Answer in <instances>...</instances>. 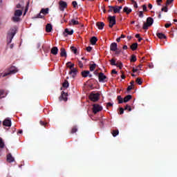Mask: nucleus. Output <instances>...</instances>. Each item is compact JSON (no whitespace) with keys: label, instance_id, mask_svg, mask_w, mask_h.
<instances>
[{"label":"nucleus","instance_id":"obj_40","mask_svg":"<svg viewBox=\"0 0 177 177\" xmlns=\"http://www.w3.org/2000/svg\"><path fill=\"white\" fill-rule=\"evenodd\" d=\"M110 62L111 66H117V64L115 63V60L114 59H111L110 60Z\"/></svg>","mask_w":177,"mask_h":177},{"label":"nucleus","instance_id":"obj_26","mask_svg":"<svg viewBox=\"0 0 177 177\" xmlns=\"http://www.w3.org/2000/svg\"><path fill=\"white\" fill-rule=\"evenodd\" d=\"M77 73V70L75 68H72L71 69V71H69L68 74L69 75L73 74L74 75H76Z\"/></svg>","mask_w":177,"mask_h":177},{"label":"nucleus","instance_id":"obj_1","mask_svg":"<svg viewBox=\"0 0 177 177\" xmlns=\"http://www.w3.org/2000/svg\"><path fill=\"white\" fill-rule=\"evenodd\" d=\"M17 32V26L12 27L7 33V44L9 45L12 43L14 37L16 35Z\"/></svg>","mask_w":177,"mask_h":177},{"label":"nucleus","instance_id":"obj_28","mask_svg":"<svg viewBox=\"0 0 177 177\" xmlns=\"http://www.w3.org/2000/svg\"><path fill=\"white\" fill-rule=\"evenodd\" d=\"M5 148V142L2 138H0V149Z\"/></svg>","mask_w":177,"mask_h":177},{"label":"nucleus","instance_id":"obj_30","mask_svg":"<svg viewBox=\"0 0 177 177\" xmlns=\"http://www.w3.org/2000/svg\"><path fill=\"white\" fill-rule=\"evenodd\" d=\"M66 66L68 68H69L70 69H72L73 68V67L75 66V64H71V62H68L66 63Z\"/></svg>","mask_w":177,"mask_h":177},{"label":"nucleus","instance_id":"obj_51","mask_svg":"<svg viewBox=\"0 0 177 177\" xmlns=\"http://www.w3.org/2000/svg\"><path fill=\"white\" fill-rule=\"evenodd\" d=\"M124 113V109L122 107L120 108V114L122 115Z\"/></svg>","mask_w":177,"mask_h":177},{"label":"nucleus","instance_id":"obj_61","mask_svg":"<svg viewBox=\"0 0 177 177\" xmlns=\"http://www.w3.org/2000/svg\"><path fill=\"white\" fill-rule=\"evenodd\" d=\"M121 78L122 80H124L126 78V76L124 75V73H122V75H121Z\"/></svg>","mask_w":177,"mask_h":177},{"label":"nucleus","instance_id":"obj_50","mask_svg":"<svg viewBox=\"0 0 177 177\" xmlns=\"http://www.w3.org/2000/svg\"><path fill=\"white\" fill-rule=\"evenodd\" d=\"M139 17H141V18L144 17V15H143V12L142 11H140L139 12Z\"/></svg>","mask_w":177,"mask_h":177},{"label":"nucleus","instance_id":"obj_22","mask_svg":"<svg viewBox=\"0 0 177 177\" xmlns=\"http://www.w3.org/2000/svg\"><path fill=\"white\" fill-rule=\"evenodd\" d=\"M123 12L124 13H127V15H129V13H131L132 10L126 6V7L124 8Z\"/></svg>","mask_w":177,"mask_h":177},{"label":"nucleus","instance_id":"obj_6","mask_svg":"<svg viewBox=\"0 0 177 177\" xmlns=\"http://www.w3.org/2000/svg\"><path fill=\"white\" fill-rule=\"evenodd\" d=\"M103 108L98 104H93V112L94 114H97L98 112L102 111Z\"/></svg>","mask_w":177,"mask_h":177},{"label":"nucleus","instance_id":"obj_47","mask_svg":"<svg viewBox=\"0 0 177 177\" xmlns=\"http://www.w3.org/2000/svg\"><path fill=\"white\" fill-rule=\"evenodd\" d=\"M109 12H112V10H114V6H109Z\"/></svg>","mask_w":177,"mask_h":177},{"label":"nucleus","instance_id":"obj_54","mask_svg":"<svg viewBox=\"0 0 177 177\" xmlns=\"http://www.w3.org/2000/svg\"><path fill=\"white\" fill-rule=\"evenodd\" d=\"M106 106H107V108L113 106V104L111 102H108Z\"/></svg>","mask_w":177,"mask_h":177},{"label":"nucleus","instance_id":"obj_19","mask_svg":"<svg viewBox=\"0 0 177 177\" xmlns=\"http://www.w3.org/2000/svg\"><path fill=\"white\" fill-rule=\"evenodd\" d=\"M52 24H48L46 26V32H52Z\"/></svg>","mask_w":177,"mask_h":177},{"label":"nucleus","instance_id":"obj_45","mask_svg":"<svg viewBox=\"0 0 177 177\" xmlns=\"http://www.w3.org/2000/svg\"><path fill=\"white\" fill-rule=\"evenodd\" d=\"M113 12L114 13H120V10H118V8H113Z\"/></svg>","mask_w":177,"mask_h":177},{"label":"nucleus","instance_id":"obj_43","mask_svg":"<svg viewBox=\"0 0 177 177\" xmlns=\"http://www.w3.org/2000/svg\"><path fill=\"white\" fill-rule=\"evenodd\" d=\"M131 3L133 5L134 8H138L137 3L134 0H131Z\"/></svg>","mask_w":177,"mask_h":177},{"label":"nucleus","instance_id":"obj_23","mask_svg":"<svg viewBox=\"0 0 177 177\" xmlns=\"http://www.w3.org/2000/svg\"><path fill=\"white\" fill-rule=\"evenodd\" d=\"M40 13H42V15H48L49 13V8H42L40 11Z\"/></svg>","mask_w":177,"mask_h":177},{"label":"nucleus","instance_id":"obj_13","mask_svg":"<svg viewBox=\"0 0 177 177\" xmlns=\"http://www.w3.org/2000/svg\"><path fill=\"white\" fill-rule=\"evenodd\" d=\"M50 53L52 55L56 56L59 53V48L57 46H54L52 48Z\"/></svg>","mask_w":177,"mask_h":177},{"label":"nucleus","instance_id":"obj_60","mask_svg":"<svg viewBox=\"0 0 177 177\" xmlns=\"http://www.w3.org/2000/svg\"><path fill=\"white\" fill-rule=\"evenodd\" d=\"M121 53V50H115V55H118Z\"/></svg>","mask_w":177,"mask_h":177},{"label":"nucleus","instance_id":"obj_41","mask_svg":"<svg viewBox=\"0 0 177 177\" xmlns=\"http://www.w3.org/2000/svg\"><path fill=\"white\" fill-rule=\"evenodd\" d=\"M41 14V12L39 14H38L36 17V19H44L45 17V16H44Z\"/></svg>","mask_w":177,"mask_h":177},{"label":"nucleus","instance_id":"obj_39","mask_svg":"<svg viewBox=\"0 0 177 177\" xmlns=\"http://www.w3.org/2000/svg\"><path fill=\"white\" fill-rule=\"evenodd\" d=\"M115 66L121 70L122 68L123 64L122 62H119L116 64Z\"/></svg>","mask_w":177,"mask_h":177},{"label":"nucleus","instance_id":"obj_14","mask_svg":"<svg viewBox=\"0 0 177 177\" xmlns=\"http://www.w3.org/2000/svg\"><path fill=\"white\" fill-rule=\"evenodd\" d=\"M60 56H61V57L66 58L67 54H66V49L64 48H61V49H60Z\"/></svg>","mask_w":177,"mask_h":177},{"label":"nucleus","instance_id":"obj_57","mask_svg":"<svg viewBox=\"0 0 177 177\" xmlns=\"http://www.w3.org/2000/svg\"><path fill=\"white\" fill-rule=\"evenodd\" d=\"M131 90H132V86L130 85V86H129L127 87V91H131Z\"/></svg>","mask_w":177,"mask_h":177},{"label":"nucleus","instance_id":"obj_62","mask_svg":"<svg viewBox=\"0 0 177 177\" xmlns=\"http://www.w3.org/2000/svg\"><path fill=\"white\" fill-rule=\"evenodd\" d=\"M140 34L136 35V39H140Z\"/></svg>","mask_w":177,"mask_h":177},{"label":"nucleus","instance_id":"obj_44","mask_svg":"<svg viewBox=\"0 0 177 177\" xmlns=\"http://www.w3.org/2000/svg\"><path fill=\"white\" fill-rule=\"evenodd\" d=\"M124 110H127L129 111H131V108L130 105L127 104V106H125Z\"/></svg>","mask_w":177,"mask_h":177},{"label":"nucleus","instance_id":"obj_15","mask_svg":"<svg viewBox=\"0 0 177 177\" xmlns=\"http://www.w3.org/2000/svg\"><path fill=\"white\" fill-rule=\"evenodd\" d=\"M7 161L10 163L13 162L15 161V158H13L12 153H8Z\"/></svg>","mask_w":177,"mask_h":177},{"label":"nucleus","instance_id":"obj_58","mask_svg":"<svg viewBox=\"0 0 177 177\" xmlns=\"http://www.w3.org/2000/svg\"><path fill=\"white\" fill-rule=\"evenodd\" d=\"M118 73V72L115 70V69H113L112 71H111V74H115L116 75Z\"/></svg>","mask_w":177,"mask_h":177},{"label":"nucleus","instance_id":"obj_5","mask_svg":"<svg viewBox=\"0 0 177 177\" xmlns=\"http://www.w3.org/2000/svg\"><path fill=\"white\" fill-rule=\"evenodd\" d=\"M98 80L100 83H105L108 82L109 78L103 73L101 72L98 73Z\"/></svg>","mask_w":177,"mask_h":177},{"label":"nucleus","instance_id":"obj_20","mask_svg":"<svg viewBox=\"0 0 177 177\" xmlns=\"http://www.w3.org/2000/svg\"><path fill=\"white\" fill-rule=\"evenodd\" d=\"M89 74H90L89 71H82V76L84 78L87 77Z\"/></svg>","mask_w":177,"mask_h":177},{"label":"nucleus","instance_id":"obj_2","mask_svg":"<svg viewBox=\"0 0 177 177\" xmlns=\"http://www.w3.org/2000/svg\"><path fill=\"white\" fill-rule=\"evenodd\" d=\"M18 72H19L18 68L15 66H12L7 69V72L3 73V77H6L9 75H15Z\"/></svg>","mask_w":177,"mask_h":177},{"label":"nucleus","instance_id":"obj_34","mask_svg":"<svg viewBox=\"0 0 177 177\" xmlns=\"http://www.w3.org/2000/svg\"><path fill=\"white\" fill-rule=\"evenodd\" d=\"M71 50L75 55H77V49L75 46H71Z\"/></svg>","mask_w":177,"mask_h":177},{"label":"nucleus","instance_id":"obj_53","mask_svg":"<svg viewBox=\"0 0 177 177\" xmlns=\"http://www.w3.org/2000/svg\"><path fill=\"white\" fill-rule=\"evenodd\" d=\"M142 8H143L144 12H147V6H146V5H143V6H142Z\"/></svg>","mask_w":177,"mask_h":177},{"label":"nucleus","instance_id":"obj_59","mask_svg":"<svg viewBox=\"0 0 177 177\" xmlns=\"http://www.w3.org/2000/svg\"><path fill=\"white\" fill-rule=\"evenodd\" d=\"M16 7H17V8H22V6H21V3L17 4Z\"/></svg>","mask_w":177,"mask_h":177},{"label":"nucleus","instance_id":"obj_8","mask_svg":"<svg viewBox=\"0 0 177 177\" xmlns=\"http://www.w3.org/2000/svg\"><path fill=\"white\" fill-rule=\"evenodd\" d=\"M100 97V93H91L89 95V99L92 101V102H97L98 101Z\"/></svg>","mask_w":177,"mask_h":177},{"label":"nucleus","instance_id":"obj_32","mask_svg":"<svg viewBox=\"0 0 177 177\" xmlns=\"http://www.w3.org/2000/svg\"><path fill=\"white\" fill-rule=\"evenodd\" d=\"M95 67H96L95 64H90V67H89L90 71L93 72L95 70Z\"/></svg>","mask_w":177,"mask_h":177},{"label":"nucleus","instance_id":"obj_56","mask_svg":"<svg viewBox=\"0 0 177 177\" xmlns=\"http://www.w3.org/2000/svg\"><path fill=\"white\" fill-rule=\"evenodd\" d=\"M171 24H165L166 28H169V27H171Z\"/></svg>","mask_w":177,"mask_h":177},{"label":"nucleus","instance_id":"obj_10","mask_svg":"<svg viewBox=\"0 0 177 177\" xmlns=\"http://www.w3.org/2000/svg\"><path fill=\"white\" fill-rule=\"evenodd\" d=\"M59 10H61L62 12H64V9L67 8V3L66 1H60L59 2Z\"/></svg>","mask_w":177,"mask_h":177},{"label":"nucleus","instance_id":"obj_63","mask_svg":"<svg viewBox=\"0 0 177 177\" xmlns=\"http://www.w3.org/2000/svg\"><path fill=\"white\" fill-rule=\"evenodd\" d=\"M162 0H157V2H158V6H160L161 4L160 3V2H161Z\"/></svg>","mask_w":177,"mask_h":177},{"label":"nucleus","instance_id":"obj_37","mask_svg":"<svg viewBox=\"0 0 177 177\" xmlns=\"http://www.w3.org/2000/svg\"><path fill=\"white\" fill-rule=\"evenodd\" d=\"M77 131V129L76 126H74L71 129V133L73 134Z\"/></svg>","mask_w":177,"mask_h":177},{"label":"nucleus","instance_id":"obj_29","mask_svg":"<svg viewBox=\"0 0 177 177\" xmlns=\"http://www.w3.org/2000/svg\"><path fill=\"white\" fill-rule=\"evenodd\" d=\"M137 48H138V44H137V43H134V44H133L131 46V49L133 51L136 50Z\"/></svg>","mask_w":177,"mask_h":177},{"label":"nucleus","instance_id":"obj_3","mask_svg":"<svg viewBox=\"0 0 177 177\" xmlns=\"http://www.w3.org/2000/svg\"><path fill=\"white\" fill-rule=\"evenodd\" d=\"M23 15V10H16L14 13V17H12V20L15 23H17L18 21H20L21 16Z\"/></svg>","mask_w":177,"mask_h":177},{"label":"nucleus","instance_id":"obj_33","mask_svg":"<svg viewBox=\"0 0 177 177\" xmlns=\"http://www.w3.org/2000/svg\"><path fill=\"white\" fill-rule=\"evenodd\" d=\"M68 86H69V83L68 82L67 80H65L62 84V86L65 88H68Z\"/></svg>","mask_w":177,"mask_h":177},{"label":"nucleus","instance_id":"obj_36","mask_svg":"<svg viewBox=\"0 0 177 177\" xmlns=\"http://www.w3.org/2000/svg\"><path fill=\"white\" fill-rule=\"evenodd\" d=\"M137 61L136 56L135 55H131V62H136Z\"/></svg>","mask_w":177,"mask_h":177},{"label":"nucleus","instance_id":"obj_42","mask_svg":"<svg viewBox=\"0 0 177 177\" xmlns=\"http://www.w3.org/2000/svg\"><path fill=\"white\" fill-rule=\"evenodd\" d=\"M136 82H137V84H138V85H142V82L141 79H140L139 77H138V78L136 79Z\"/></svg>","mask_w":177,"mask_h":177},{"label":"nucleus","instance_id":"obj_12","mask_svg":"<svg viewBox=\"0 0 177 177\" xmlns=\"http://www.w3.org/2000/svg\"><path fill=\"white\" fill-rule=\"evenodd\" d=\"M110 50L112 52H115L118 50V44L115 42H113L111 44Z\"/></svg>","mask_w":177,"mask_h":177},{"label":"nucleus","instance_id":"obj_64","mask_svg":"<svg viewBox=\"0 0 177 177\" xmlns=\"http://www.w3.org/2000/svg\"><path fill=\"white\" fill-rule=\"evenodd\" d=\"M148 7H149L150 9H151L152 7H153V6H152L151 3H149V6H148Z\"/></svg>","mask_w":177,"mask_h":177},{"label":"nucleus","instance_id":"obj_4","mask_svg":"<svg viewBox=\"0 0 177 177\" xmlns=\"http://www.w3.org/2000/svg\"><path fill=\"white\" fill-rule=\"evenodd\" d=\"M153 23V19L152 17H149L147 19V23H144L143 30H148L149 27H151Z\"/></svg>","mask_w":177,"mask_h":177},{"label":"nucleus","instance_id":"obj_25","mask_svg":"<svg viewBox=\"0 0 177 177\" xmlns=\"http://www.w3.org/2000/svg\"><path fill=\"white\" fill-rule=\"evenodd\" d=\"M131 98H132L131 95H128L125 96L124 98V103L128 102L129 101H130L131 100Z\"/></svg>","mask_w":177,"mask_h":177},{"label":"nucleus","instance_id":"obj_55","mask_svg":"<svg viewBox=\"0 0 177 177\" xmlns=\"http://www.w3.org/2000/svg\"><path fill=\"white\" fill-rule=\"evenodd\" d=\"M174 1V0H167V4L169 5L170 3H171Z\"/></svg>","mask_w":177,"mask_h":177},{"label":"nucleus","instance_id":"obj_46","mask_svg":"<svg viewBox=\"0 0 177 177\" xmlns=\"http://www.w3.org/2000/svg\"><path fill=\"white\" fill-rule=\"evenodd\" d=\"M78 66L80 68H83V64L81 61H78Z\"/></svg>","mask_w":177,"mask_h":177},{"label":"nucleus","instance_id":"obj_9","mask_svg":"<svg viewBox=\"0 0 177 177\" xmlns=\"http://www.w3.org/2000/svg\"><path fill=\"white\" fill-rule=\"evenodd\" d=\"M67 96H68V93H66L64 91H62L61 92V95L59 97V100L60 102H62V101L66 102L68 100Z\"/></svg>","mask_w":177,"mask_h":177},{"label":"nucleus","instance_id":"obj_49","mask_svg":"<svg viewBox=\"0 0 177 177\" xmlns=\"http://www.w3.org/2000/svg\"><path fill=\"white\" fill-rule=\"evenodd\" d=\"M72 5L73 6L74 8H76L77 6V3L75 1H73L72 2Z\"/></svg>","mask_w":177,"mask_h":177},{"label":"nucleus","instance_id":"obj_24","mask_svg":"<svg viewBox=\"0 0 177 177\" xmlns=\"http://www.w3.org/2000/svg\"><path fill=\"white\" fill-rule=\"evenodd\" d=\"M97 41V38L96 37H93L91 39V43L93 46H95L96 44Z\"/></svg>","mask_w":177,"mask_h":177},{"label":"nucleus","instance_id":"obj_18","mask_svg":"<svg viewBox=\"0 0 177 177\" xmlns=\"http://www.w3.org/2000/svg\"><path fill=\"white\" fill-rule=\"evenodd\" d=\"M66 34H67V35H73V30L69 31L68 28H66L65 31L64 32V35H65V37L66 36Z\"/></svg>","mask_w":177,"mask_h":177},{"label":"nucleus","instance_id":"obj_31","mask_svg":"<svg viewBox=\"0 0 177 177\" xmlns=\"http://www.w3.org/2000/svg\"><path fill=\"white\" fill-rule=\"evenodd\" d=\"M113 137H116L119 134V131L118 129L113 130L111 132Z\"/></svg>","mask_w":177,"mask_h":177},{"label":"nucleus","instance_id":"obj_27","mask_svg":"<svg viewBox=\"0 0 177 177\" xmlns=\"http://www.w3.org/2000/svg\"><path fill=\"white\" fill-rule=\"evenodd\" d=\"M70 26L73 24V26H77L79 24L78 21H75L74 19H72L69 23Z\"/></svg>","mask_w":177,"mask_h":177},{"label":"nucleus","instance_id":"obj_35","mask_svg":"<svg viewBox=\"0 0 177 177\" xmlns=\"http://www.w3.org/2000/svg\"><path fill=\"white\" fill-rule=\"evenodd\" d=\"M118 104H122L124 102L123 98L121 95L118 96Z\"/></svg>","mask_w":177,"mask_h":177},{"label":"nucleus","instance_id":"obj_21","mask_svg":"<svg viewBox=\"0 0 177 177\" xmlns=\"http://www.w3.org/2000/svg\"><path fill=\"white\" fill-rule=\"evenodd\" d=\"M156 35H157V37H158V38L160 39H167L165 35L163 34V33L158 32V33L156 34Z\"/></svg>","mask_w":177,"mask_h":177},{"label":"nucleus","instance_id":"obj_38","mask_svg":"<svg viewBox=\"0 0 177 177\" xmlns=\"http://www.w3.org/2000/svg\"><path fill=\"white\" fill-rule=\"evenodd\" d=\"M40 124L44 127H46V126L48 125V122L40 120L39 122Z\"/></svg>","mask_w":177,"mask_h":177},{"label":"nucleus","instance_id":"obj_16","mask_svg":"<svg viewBox=\"0 0 177 177\" xmlns=\"http://www.w3.org/2000/svg\"><path fill=\"white\" fill-rule=\"evenodd\" d=\"M8 95V93H6L4 89H0V100L5 98Z\"/></svg>","mask_w":177,"mask_h":177},{"label":"nucleus","instance_id":"obj_7","mask_svg":"<svg viewBox=\"0 0 177 177\" xmlns=\"http://www.w3.org/2000/svg\"><path fill=\"white\" fill-rule=\"evenodd\" d=\"M108 20L109 22V27H110V28H112V27H113V26H115V24H116L115 17L110 15L108 17Z\"/></svg>","mask_w":177,"mask_h":177},{"label":"nucleus","instance_id":"obj_52","mask_svg":"<svg viewBox=\"0 0 177 177\" xmlns=\"http://www.w3.org/2000/svg\"><path fill=\"white\" fill-rule=\"evenodd\" d=\"M91 50H92V47H91V46H88L86 48V51L88 52V53H90L91 51Z\"/></svg>","mask_w":177,"mask_h":177},{"label":"nucleus","instance_id":"obj_11","mask_svg":"<svg viewBox=\"0 0 177 177\" xmlns=\"http://www.w3.org/2000/svg\"><path fill=\"white\" fill-rule=\"evenodd\" d=\"M3 125L5 127H10L12 126V121L9 118H6L3 120Z\"/></svg>","mask_w":177,"mask_h":177},{"label":"nucleus","instance_id":"obj_17","mask_svg":"<svg viewBox=\"0 0 177 177\" xmlns=\"http://www.w3.org/2000/svg\"><path fill=\"white\" fill-rule=\"evenodd\" d=\"M96 26H97L98 30H103L105 24H104V22L99 21V22L96 23Z\"/></svg>","mask_w":177,"mask_h":177},{"label":"nucleus","instance_id":"obj_48","mask_svg":"<svg viewBox=\"0 0 177 177\" xmlns=\"http://www.w3.org/2000/svg\"><path fill=\"white\" fill-rule=\"evenodd\" d=\"M168 11V8L167 6L164 7L162 8V12H167Z\"/></svg>","mask_w":177,"mask_h":177}]
</instances>
